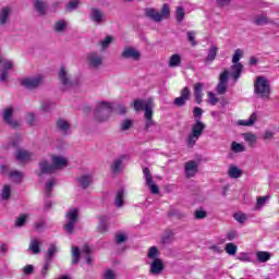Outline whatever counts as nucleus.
Returning a JSON list of instances; mask_svg holds the SVG:
<instances>
[{"label":"nucleus","instance_id":"f257e3e1","mask_svg":"<svg viewBox=\"0 0 279 279\" xmlns=\"http://www.w3.org/2000/svg\"><path fill=\"white\" fill-rule=\"evenodd\" d=\"M52 163H49L47 159H44L39 162L40 173L39 175H51L56 173V171L66 167V159L60 156H52Z\"/></svg>","mask_w":279,"mask_h":279},{"label":"nucleus","instance_id":"f03ea898","mask_svg":"<svg viewBox=\"0 0 279 279\" xmlns=\"http://www.w3.org/2000/svg\"><path fill=\"white\" fill-rule=\"evenodd\" d=\"M145 16L147 19H150V21H154L155 23H160L162 19H170L171 16V9H169V5L165 3L161 8V11L158 12L154 8H147L145 9Z\"/></svg>","mask_w":279,"mask_h":279},{"label":"nucleus","instance_id":"7ed1b4c3","mask_svg":"<svg viewBox=\"0 0 279 279\" xmlns=\"http://www.w3.org/2000/svg\"><path fill=\"white\" fill-rule=\"evenodd\" d=\"M110 114H112V105L108 101H101L96 106L94 111V117L99 123H104L110 119Z\"/></svg>","mask_w":279,"mask_h":279},{"label":"nucleus","instance_id":"20e7f679","mask_svg":"<svg viewBox=\"0 0 279 279\" xmlns=\"http://www.w3.org/2000/svg\"><path fill=\"white\" fill-rule=\"evenodd\" d=\"M254 93L259 95L263 99L269 97L271 95V86L269 85V81L265 76H257L254 82Z\"/></svg>","mask_w":279,"mask_h":279},{"label":"nucleus","instance_id":"39448f33","mask_svg":"<svg viewBox=\"0 0 279 279\" xmlns=\"http://www.w3.org/2000/svg\"><path fill=\"white\" fill-rule=\"evenodd\" d=\"M206 130V124L202 121H196L193 125H192V131L187 136L186 143H187V147H194L195 143H197V141H199V136H202V134H204V131Z\"/></svg>","mask_w":279,"mask_h":279},{"label":"nucleus","instance_id":"423d86ee","mask_svg":"<svg viewBox=\"0 0 279 279\" xmlns=\"http://www.w3.org/2000/svg\"><path fill=\"white\" fill-rule=\"evenodd\" d=\"M65 218L68 220V223H65L63 226V229L65 230V232L68 234H73V232L75 230V223H77V221H80V209H77V208L70 209L66 213Z\"/></svg>","mask_w":279,"mask_h":279},{"label":"nucleus","instance_id":"0eeeda50","mask_svg":"<svg viewBox=\"0 0 279 279\" xmlns=\"http://www.w3.org/2000/svg\"><path fill=\"white\" fill-rule=\"evenodd\" d=\"M43 84V75L38 74L35 76H28L21 81V85L26 88V90H36Z\"/></svg>","mask_w":279,"mask_h":279},{"label":"nucleus","instance_id":"6e6552de","mask_svg":"<svg viewBox=\"0 0 279 279\" xmlns=\"http://www.w3.org/2000/svg\"><path fill=\"white\" fill-rule=\"evenodd\" d=\"M14 117V108L9 107L4 109L2 113V119L9 128H12V130H19L21 128V121L12 119Z\"/></svg>","mask_w":279,"mask_h":279},{"label":"nucleus","instance_id":"1a4fd4ad","mask_svg":"<svg viewBox=\"0 0 279 279\" xmlns=\"http://www.w3.org/2000/svg\"><path fill=\"white\" fill-rule=\"evenodd\" d=\"M144 118L146 119L144 130L145 132H149L154 125V106L151 100H147L146 102V107L144 108Z\"/></svg>","mask_w":279,"mask_h":279},{"label":"nucleus","instance_id":"9d476101","mask_svg":"<svg viewBox=\"0 0 279 279\" xmlns=\"http://www.w3.org/2000/svg\"><path fill=\"white\" fill-rule=\"evenodd\" d=\"M143 173H144V178L146 180V185L148 186L150 193L153 195H160V187H158V185L156 183H154L149 168H144Z\"/></svg>","mask_w":279,"mask_h":279},{"label":"nucleus","instance_id":"9b49d317","mask_svg":"<svg viewBox=\"0 0 279 279\" xmlns=\"http://www.w3.org/2000/svg\"><path fill=\"white\" fill-rule=\"evenodd\" d=\"M191 100V89H189V87H184L183 89H181V97H177L173 100L174 106H177V108H184V106H186V101Z\"/></svg>","mask_w":279,"mask_h":279},{"label":"nucleus","instance_id":"f8f14e48","mask_svg":"<svg viewBox=\"0 0 279 279\" xmlns=\"http://www.w3.org/2000/svg\"><path fill=\"white\" fill-rule=\"evenodd\" d=\"M0 64H2L0 68V82H8L9 71L13 69L14 63H12V61L3 60L0 57Z\"/></svg>","mask_w":279,"mask_h":279},{"label":"nucleus","instance_id":"ddd939ff","mask_svg":"<svg viewBox=\"0 0 279 279\" xmlns=\"http://www.w3.org/2000/svg\"><path fill=\"white\" fill-rule=\"evenodd\" d=\"M121 56L124 58V60H134L135 62L141 60V51L134 49L133 47L124 48Z\"/></svg>","mask_w":279,"mask_h":279},{"label":"nucleus","instance_id":"4468645a","mask_svg":"<svg viewBox=\"0 0 279 279\" xmlns=\"http://www.w3.org/2000/svg\"><path fill=\"white\" fill-rule=\"evenodd\" d=\"M87 61L92 69H99V66L104 64V58H101V54L97 52H90L87 56Z\"/></svg>","mask_w":279,"mask_h":279},{"label":"nucleus","instance_id":"2eb2a0df","mask_svg":"<svg viewBox=\"0 0 279 279\" xmlns=\"http://www.w3.org/2000/svg\"><path fill=\"white\" fill-rule=\"evenodd\" d=\"M197 171H199V162L190 160L185 162V175L186 178H195Z\"/></svg>","mask_w":279,"mask_h":279},{"label":"nucleus","instance_id":"dca6fc26","mask_svg":"<svg viewBox=\"0 0 279 279\" xmlns=\"http://www.w3.org/2000/svg\"><path fill=\"white\" fill-rule=\"evenodd\" d=\"M89 16L92 21L94 23H97L98 25H101V23H106V14H104V11L98 8H93L90 10Z\"/></svg>","mask_w":279,"mask_h":279},{"label":"nucleus","instance_id":"f3484780","mask_svg":"<svg viewBox=\"0 0 279 279\" xmlns=\"http://www.w3.org/2000/svg\"><path fill=\"white\" fill-rule=\"evenodd\" d=\"M130 156L128 155H121L117 159L113 160V163L111 165V171L112 173H121L123 171L124 167L123 161L128 160Z\"/></svg>","mask_w":279,"mask_h":279},{"label":"nucleus","instance_id":"a211bd4d","mask_svg":"<svg viewBox=\"0 0 279 279\" xmlns=\"http://www.w3.org/2000/svg\"><path fill=\"white\" fill-rule=\"evenodd\" d=\"M162 271H165V264L162 263V259L155 258L150 264V274L153 276H160Z\"/></svg>","mask_w":279,"mask_h":279},{"label":"nucleus","instance_id":"6ab92c4d","mask_svg":"<svg viewBox=\"0 0 279 279\" xmlns=\"http://www.w3.org/2000/svg\"><path fill=\"white\" fill-rule=\"evenodd\" d=\"M56 128L58 132H61V134H63L64 136H66L68 134H71L70 132L71 124H69V122L64 119L57 120Z\"/></svg>","mask_w":279,"mask_h":279},{"label":"nucleus","instance_id":"aec40b11","mask_svg":"<svg viewBox=\"0 0 279 279\" xmlns=\"http://www.w3.org/2000/svg\"><path fill=\"white\" fill-rule=\"evenodd\" d=\"M218 51H219V48H217V46H211L208 49L207 57L204 60L205 66H208V65L213 64V62H215V60H217V52Z\"/></svg>","mask_w":279,"mask_h":279},{"label":"nucleus","instance_id":"412c9836","mask_svg":"<svg viewBox=\"0 0 279 279\" xmlns=\"http://www.w3.org/2000/svg\"><path fill=\"white\" fill-rule=\"evenodd\" d=\"M10 14H12V8L11 7H3L0 10V25H7V23L10 21Z\"/></svg>","mask_w":279,"mask_h":279},{"label":"nucleus","instance_id":"4be33fe9","mask_svg":"<svg viewBox=\"0 0 279 279\" xmlns=\"http://www.w3.org/2000/svg\"><path fill=\"white\" fill-rule=\"evenodd\" d=\"M77 182H78L81 189L86 191V189H88L90 186V184H93V177H90V174H83L77 178Z\"/></svg>","mask_w":279,"mask_h":279},{"label":"nucleus","instance_id":"5701e85b","mask_svg":"<svg viewBox=\"0 0 279 279\" xmlns=\"http://www.w3.org/2000/svg\"><path fill=\"white\" fill-rule=\"evenodd\" d=\"M204 83H196L194 86V97H195V101L196 104H202L203 101V97H204Z\"/></svg>","mask_w":279,"mask_h":279},{"label":"nucleus","instance_id":"b1692460","mask_svg":"<svg viewBox=\"0 0 279 279\" xmlns=\"http://www.w3.org/2000/svg\"><path fill=\"white\" fill-rule=\"evenodd\" d=\"M174 239H175V233H173V230L167 229L163 232V235L161 236V244L170 245V243H173Z\"/></svg>","mask_w":279,"mask_h":279},{"label":"nucleus","instance_id":"393cba45","mask_svg":"<svg viewBox=\"0 0 279 279\" xmlns=\"http://www.w3.org/2000/svg\"><path fill=\"white\" fill-rule=\"evenodd\" d=\"M34 8L39 16H45L47 14V2L44 0H34Z\"/></svg>","mask_w":279,"mask_h":279},{"label":"nucleus","instance_id":"a878e982","mask_svg":"<svg viewBox=\"0 0 279 279\" xmlns=\"http://www.w3.org/2000/svg\"><path fill=\"white\" fill-rule=\"evenodd\" d=\"M231 75L234 80V82H239V77H241V74L243 73V64L242 63H233L231 65Z\"/></svg>","mask_w":279,"mask_h":279},{"label":"nucleus","instance_id":"bb28decb","mask_svg":"<svg viewBox=\"0 0 279 279\" xmlns=\"http://www.w3.org/2000/svg\"><path fill=\"white\" fill-rule=\"evenodd\" d=\"M114 204H116L117 208H121V207H123V204H125V190L124 189L118 190V192L116 194V198H114Z\"/></svg>","mask_w":279,"mask_h":279},{"label":"nucleus","instance_id":"cd10ccee","mask_svg":"<svg viewBox=\"0 0 279 279\" xmlns=\"http://www.w3.org/2000/svg\"><path fill=\"white\" fill-rule=\"evenodd\" d=\"M98 220H99L98 230L100 232H108V226L110 223V217L100 216V217H98Z\"/></svg>","mask_w":279,"mask_h":279},{"label":"nucleus","instance_id":"c85d7f7f","mask_svg":"<svg viewBox=\"0 0 279 279\" xmlns=\"http://www.w3.org/2000/svg\"><path fill=\"white\" fill-rule=\"evenodd\" d=\"M22 142H23V137H21V135L19 134H15L9 138V147H13V149H16L17 151L19 149H21V147L19 146L21 145Z\"/></svg>","mask_w":279,"mask_h":279},{"label":"nucleus","instance_id":"c756f323","mask_svg":"<svg viewBox=\"0 0 279 279\" xmlns=\"http://www.w3.org/2000/svg\"><path fill=\"white\" fill-rule=\"evenodd\" d=\"M253 23L254 25H257V27H260L263 25L269 24V17H267V14L262 13L254 17Z\"/></svg>","mask_w":279,"mask_h":279},{"label":"nucleus","instance_id":"7c9ffc66","mask_svg":"<svg viewBox=\"0 0 279 279\" xmlns=\"http://www.w3.org/2000/svg\"><path fill=\"white\" fill-rule=\"evenodd\" d=\"M59 78L63 86H68V87L73 86V82H71V80L66 77V69H64V66H62L59 72Z\"/></svg>","mask_w":279,"mask_h":279},{"label":"nucleus","instance_id":"2f4dec72","mask_svg":"<svg viewBox=\"0 0 279 279\" xmlns=\"http://www.w3.org/2000/svg\"><path fill=\"white\" fill-rule=\"evenodd\" d=\"M15 158L20 162H25V160H29V158H32V155L29 154V151L19 148L16 150Z\"/></svg>","mask_w":279,"mask_h":279},{"label":"nucleus","instance_id":"473e14b6","mask_svg":"<svg viewBox=\"0 0 279 279\" xmlns=\"http://www.w3.org/2000/svg\"><path fill=\"white\" fill-rule=\"evenodd\" d=\"M257 116L255 112H253L247 120H239L238 125L246 126V128H252L254 123H256Z\"/></svg>","mask_w":279,"mask_h":279},{"label":"nucleus","instance_id":"72a5a7b5","mask_svg":"<svg viewBox=\"0 0 279 279\" xmlns=\"http://www.w3.org/2000/svg\"><path fill=\"white\" fill-rule=\"evenodd\" d=\"M228 174H229V178L236 180L243 175V170L239 169V167L236 166H230Z\"/></svg>","mask_w":279,"mask_h":279},{"label":"nucleus","instance_id":"f704fd0d","mask_svg":"<svg viewBox=\"0 0 279 279\" xmlns=\"http://www.w3.org/2000/svg\"><path fill=\"white\" fill-rule=\"evenodd\" d=\"M182 64V57L178 53H174L169 59V66L170 69H175L177 66H180Z\"/></svg>","mask_w":279,"mask_h":279},{"label":"nucleus","instance_id":"c9c22d12","mask_svg":"<svg viewBox=\"0 0 279 279\" xmlns=\"http://www.w3.org/2000/svg\"><path fill=\"white\" fill-rule=\"evenodd\" d=\"M56 254H58V246H56V244H50V246L48 247V251L46 253V262L51 263V260H53V256H56Z\"/></svg>","mask_w":279,"mask_h":279},{"label":"nucleus","instance_id":"e433bc0d","mask_svg":"<svg viewBox=\"0 0 279 279\" xmlns=\"http://www.w3.org/2000/svg\"><path fill=\"white\" fill-rule=\"evenodd\" d=\"M256 258L258 263H267L271 258V253L265 251H258L256 253Z\"/></svg>","mask_w":279,"mask_h":279},{"label":"nucleus","instance_id":"4c0bfd02","mask_svg":"<svg viewBox=\"0 0 279 279\" xmlns=\"http://www.w3.org/2000/svg\"><path fill=\"white\" fill-rule=\"evenodd\" d=\"M132 106L134 107L135 112H141V110H145L147 107V101L143 99H136L134 102H132Z\"/></svg>","mask_w":279,"mask_h":279},{"label":"nucleus","instance_id":"58836bf2","mask_svg":"<svg viewBox=\"0 0 279 279\" xmlns=\"http://www.w3.org/2000/svg\"><path fill=\"white\" fill-rule=\"evenodd\" d=\"M242 136L250 146L255 145L256 141H258V137L254 133H243Z\"/></svg>","mask_w":279,"mask_h":279},{"label":"nucleus","instance_id":"ea45409f","mask_svg":"<svg viewBox=\"0 0 279 279\" xmlns=\"http://www.w3.org/2000/svg\"><path fill=\"white\" fill-rule=\"evenodd\" d=\"M10 178L13 180V182H15V184H21V182H23V172L15 170L10 172Z\"/></svg>","mask_w":279,"mask_h":279},{"label":"nucleus","instance_id":"a19ab883","mask_svg":"<svg viewBox=\"0 0 279 279\" xmlns=\"http://www.w3.org/2000/svg\"><path fill=\"white\" fill-rule=\"evenodd\" d=\"M81 256L82 254L80 253V247L72 246V265H77Z\"/></svg>","mask_w":279,"mask_h":279},{"label":"nucleus","instance_id":"79ce46f5","mask_svg":"<svg viewBox=\"0 0 279 279\" xmlns=\"http://www.w3.org/2000/svg\"><path fill=\"white\" fill-rule=\"evenodd\" d=\"M185 16H186V12L184 11V7H177V10H175L177 22L182 23Z\"/></svg>","mask_w":279,"mask_h":279},{"label":"nucleus","instance_id":"37998d69","mask_svg":"<svg viewBox=\"0 0 279 279\" xmlns=\"http://www.w3.org/2000/svg\"><path fill=\"white\" fill-rule=\"evenodd\" d=\"M25 223H27V215L21 214L20 217H17L15 220V228H23Z\"/></svg>","mask_w":279,"mask_h":279},{"label":"nucleus","instance_id":"c03bdc74","mask_svg":"<svg viewBox=\"0 0 279 279\" xmlns=\"http://www.w3.org/2000/svg\"><path fill=\"white\" fill-rule=\"evenodd\" d=\"M134 125V122L130 119H125L120 124L121 132H128L132 126Z\"/></svg>","mask_w":279,"mask_h":279},{"label":"nucleus","instance_id":"a18cd8bd","mask_svg":"<svg viewBox=\"0 0 279 279\" xmlns=\"http://www.w3.org/2000/svg\"><path fill=\"white\" fill-rule=\"evenodd\" d=\"M169 217H174L175 219H184L186 217V214L180 211V209H171L168 213Z\"/></svg>","mask_w":279,"mask_h":279},{"label":"nucleus","instance_id":"49530a36","mask_svg":"<svg viewBox=\"0 0 279 279\" xmlns=\"http://www.w3.org/2000/svg\"><path fill=\"white\" fill-rule=\"evenodd\" d=\"M29 250H32L33 254H40V242L31 240Z\"/></svg>","mask_w":279,"mask_h":279},{"label":"nucleus","instance_id":"de8ad7c7","mask_svg":"<svg viewBox=\"0 0 279 279\" xmlns=\"http://www.w3.org/2000/svg\"><path fill=\"white\" fill-rule=\"evenodd\" d=\"M53 186H56V179H51L50 181L46 182V197H51Z\"/></svg>","mask_w":279,"mask_h":279},{"label":"nucleus","instance_id":"09e8293b","mask_svg":"<svg viewBox=\"0 0 279 279\" xmlns=\"http://www.w3.org/2000/svg\"><path fill=\"white\" fill-rule=\"evenodd\" d=\"M231 151H233L234 154H241V151H245V146H243V144L232 142Z\"/></svg>","mask_w":279,"mask_h":279},{"label":"nucleus","instance_id":"8fccbe9b","mask_svg":"<svg viewBox=\"0 0 279 279\" xmlns=\"http://www.w3.org/2000/svg\"><path fill=\"white\" fill-rule=\"evenodd\" d=\"M80 8V0H72L65 5L68 12H73Z\"/></svg>","mask_w":279,"mask_h":279},{"label":"nucleus","instance_id":"3c124183","mask_svg":"<svg viewBox=\"0 0 279 279\" xmlns=\"http://www.w3.org/2000/svg\"><path fill=\"white\" fill-rule=\"evenodd\" d=\"M194 217L195 219H206V217H208V213L204 210V207H199L195 210Z\"/></svg>","mask_w":279,"mask_h":279},{"label":"nucleus","instance_id":"603ef678","mask_svg":"<svg viewBox=\"0 0 279 279\" xmlns=\"http://www.w3.org/2000/svg\"><path fill=\"white\" fill-rule=\"evenodd\" d=\"M241 58H243V50L238 48V49H235L234 54L232 57V63L241 64V62H239V60H241Z\"/></svg>","mask_w":279,"mask_h":279},{"label":"nucleus","instance_id":"864d4df0","mask_svg":"<svg viewBox=\"0 0 279 279\" xmlns=\"http://www.w3.org/2000/svg\"><path fill=\"white\" fill-rule=\"evenodd\" d=\"M227 254H229V256H234L236 254V245L234 243H228L225 247Z\"/></svg>","mask_w":279,"mask_h":279},{"label":"nucleus","instance_id":"5fc2aeb1","mask_svg":"<svg viewBox=\"0 0 279 279\" xmlns=\"http://www.w3.org/2000/svg\"><path fill=\"white\" fill-rule=\"evenodd\" d=\"M12 194V190L10 185H4L1 193V198L4 201L10 199V195Z\"/></svg>","mask_w":279,"mask_h":279},{"label":"nucleus","instance_id":"6e6d98bb","mask_svg":"<svg viewBox=\"0 0 279 279\" xmlns=\"http://www.w3.org/2000/svg\"><path fill=\"white\" fill-rule=\"evenodd\" d=\"M160 252H158V247L156 246H151L148 250V258H150L151 260H156V258H158Z\"/></svg>","mask_w":279,"mask_h":279},{"label":"nucleus","instance_id":"4d7b16f0","mask_svg":"<svg viewBox=\"0 0 279 279\" xmlns=\"http://www.w3.org/2000/svg\"><path fill=\"white\" fill-rule=\"evenodd\" d=\"M193 114H194L195 122L202 121V116L204 114V109L199 108V107H194Z\"/></svg>","mask_w":279,"mask_h":279},{"label":"nucleus","instance_id":"13d9d810","mask_svg":"<svg viewBox=\"0 0 279 279\" xmlns=\"http://www.w3.org/2000/svg\"><path fill=\"white\" fill-rule=\"evenodd\" d=\"M233 219H235V221H238V223H245V221H247V215H245L243 213H235L233 215Z\"/></svg>","mask_w":279,"mask_h":279},{"label":"nucleus","instance_id":"bf43d9fd","mask_svg":"<svg viewBox=\"0 0 279 279\" xmlns=\"http://www.w3.org/2000/svg\"><path fill=\"white\" fill-rule=\"evenodd\" d=\"M53 102L46 100L41 102V110L43 112H51V110H53Z\"/></svg>","mask_w":279,"mask_h":279},{"label":"nucleus","instance_id":"052dcab7","mask_svg":"<svg viewBox=\"0 0 279 279\" xmlns=\"http://www.w3.org/2000/svg\"><path fill=\"white\" fill-rule=\"evenodd\" d=\"M66 29V22L64 20H60L54 24V31L58 33L64 32Z\"/></svg>","mask_w":279,"mask_h":279},{"label":"nucleus","instance_id":"680f3d73","mask_svg":"<svg viewBox=\"0 0 279 279\" xmlns=\"http://www.w3.org/2000/svg\"><path fill=\"white\" fill-rule=\"evenodd\" d=\"M216 90L218 95H226L228 93V84L227 83H218Z\"/></svg>","mask_w":279,"mask_h":279},{"label":"nucleus","instance_id":"e2e57ef3","mask_svg":"<svg viewBox=\"0 0 279 279\" xmlns=\"http://www.w3.org/2000/svg\"><path fill=\"white\" fill-rule=\"evenodd\" d=\"M228 80H230V71L225 70L219 76V83L228 84Z\"/></svg>","mask_w":279,"mask_h":279},{"label":"nucleus","instance_id":"0e129e2a","mask_svg":"<svg viewBox=\"0 0 279 279\" xmlns=\"http://www.w3.org/2000/svg\"><path fill=\"white\" fill-rule=\"evenodd\" d=\"M113 110L117 112V114H126L128 112V108H125V106H123L122 104H118Z\"/></svg>","mask_w":279,"mask_h":279},{"label":"nucleus","instance_id":"69168bd1","mask_svg":"<svg viewBox=\"0 0 279 279\" xmlns=\"http://www.w3.org/2000/svg\"><path fill=\"white\" fill-rule=\"evenodd\" d=\"M26 123L33 128L36 123V114L34 112H31L26 116Z\"/></svg>","mask_w":279,"mask_h":279},{"label":"nucleus","instance_id":"338daca9","mask_svg":"<svg viewBox=\"0 0 279 279\" xmlns=\"http://www.w3.org/2000/svg\"><path fill=\"white\" fill-rule=\"evenodd\" d=\"M112 43V37L111 36H106L105 39L100 43L102 49H108L110 47V44Z\"/></svg>","mask_w":279,"mask_h":279},{"label":"nucleus","instance_id":"774afa93","mask_svg":"<svg viewBox=\"0 0 279 279\" xmlns=\"http://www.w3.org/2000/svg\"><path fill=\"white\" fill-rule=\"evenodd\" d=\"M105 279H117V274L112 269H107L105 271Z\"/></svg>","mask_w":279,"mask_h":279}]
</instances>
